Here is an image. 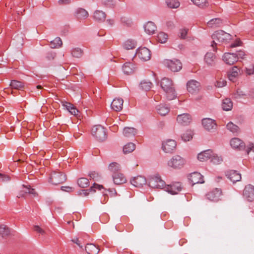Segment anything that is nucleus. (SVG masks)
Listing matches in <instances>:
<instances>
[{
	"label": "nucleus",
	"instance_id": "obj_1",
	"mask_svg": "<svg viewBox=\"0 0 254 254\" xmlns=\"http://www.w3.org/2000/svg\"><path fill=\"white\" fill-rule=\"evenodd\" d=\"M212 39L211 46L216 51V46L219 43L228 42L231 39V35L223 30H219L215 32L211 36Z\"/></svg>",
	"mask_w": 254,
	"mask_h": 254
},
{
	"label": "nucleus",
	"instance_id": "obj_2",
	"mask_svg": "<svg viewBox=\"0 0 254 254\" xmlns=\"http://www.w3.org/2000/svg\"><path fill=\"white\" fill-rule=\"evenodd\" d=\"M161 87L166 94V97L169 100L175 99L177 97L172 81L168 78H163L161 81Z\"/></svg>",
	"mask_w": 254,
	"mask_h": 254
},
{
	"label": "nucleus",
	"instance_id": "obj_3",
	"mask_svg": "<svg viewBox=\"0 0 254 254\" xmlns=\"http://www.w3.org/2000/svg\"><path fill=\"white\" fill-rule=\"evenodd\" d=\"M66 180L65 174L60 172H53L49 178V182L54 185H58L64 183Z\"/></svg>",
	"mask_w": 254,
	"mask_h": 254
},
{
	"label": "nucleus",
	"instance_id": "obj_4",
	"mask_svg": "<svg viewBox=\"0 0 254 254\" xmlns=\"http://www.w3.org/2000/svg\"><path fill=\"white\" fill-rule=\"evenodd\" d=\"M92 135L99 141H102L107 138L105 128L101 125L94 126L91 130Z\"/></svg>",
	"mask_w": 254,
	"mask_h": 254
},
{
	"label": "nucleus",
	"instance_id": "obj_5",
	"mask_svg": "<svg viewBox=\"0 0 254 254\" xmlns=\"http://www.w3.org/2000/svg\"><path fill=\"white\" fill-rule=\"evenodd\" d=\"M150 187L157 189H163L165 187V183L158 175L151 176L148 180Z\"/></svg>",
	"mask_w": 254,
	"mask_h": 254
},
{
	"label": "nucleus",
	"instance_id": "obj_6",
	"mask_svg": "<svg viewBox=\"0 0 254 254\" xmlns=\"http://www.w3.org/2000/svg\"><path fill=\"white\" fill-rule=\"evenodd\" d=\"M164 64L171 70L174 72H177L181 70L182 67V64L178 60H165Z\"/></svg>",
	"mask_w": 254,
	"mask_h": 254
},
{
	"label": "nucleus",
	"instance_id": "obj_7",
	"mask_svg": "<svg viewBox=\"0 0 254 254\" xmlns=\"http://www.w3.org/2000/svg\"><path fill=\"white\" fill-rule=\"evenodd\" d=\"M185 164V160L179 155L174 156L168 162L169 166L174 168H181Z\"/></svg>",
	"mask_w": 254,
	"mask_h": 254
},
{
	"label": "nucleus",
	"instance_id": "obj_8",
	"mask_svg": "<svg viewBox=\"0 0 254 254\" xmlns=\"http://www.w3.org/2000/svg\"><path fill=\"white\" fill-rule=\"evenodd\" d=\"M206 196L208 199L217 202L221 199L222 191L221 189L216 188L208 192Z\"/></svg>",
	"mask_w": 254,
	"mask_h": 254
},
{
	"label": "nucleus",
	"instance_id": "obj_9",
	"mask_svg": "<svg viewBox=\"0 0 254 254\" xmlns=\"http://www.w3.org/2000/svg\"><path fill=\"white\" fill-rule=\"evenodd\" d=\"M136 55L140 59L144 61H148L151 58L150 51L146 47L139 48L137 50Z\"/></svg>",
	"mask_w": 254,
	"mask_h": 254
},
{
	"label": "nucleus",
	"instance_id": "obj_10",
	"mask_svg": "<svg viewBox=\"0 0 254 254\" xmlns=\"http://www.w3.org/2000/svg\"><path fill=\"white\" fill-rule=\"evenodd\" d=\"M244 197L249 201H254V186L252 185L246 186L243 191Z\"/></svg>",
	"mask_w": 254,
	"mask_h": 254
},
{
	"label": "nucleus",
	"instance_id": "obj_11",
	"mask_svg": "<svg viewBox=\"0 0 254 254\" xmlns=\"http://www.w3.org/2000/svg\"><path fill=\"white\" fill-rule=\"evenodd\" d=\"M176 142L172 139H168L162 143V149L166 153H171L176 149Z\"/></svg>",
	"mask_w": 254,
	"mask_h": 254
},
{
	"label": "nucleus",
	"instance_id": "obj_12",
	"mask_svg": "<svg viewBox=\"0 0 254 254\" xmlns=\"http://www.w3.org/2000/svg\"><path fill=\"white\" fill-rule=\"evenodd\" d=\"M189 180L192 186L196 184H202L204 182L202 175L197 172L190 174L189 177Z\"/></svg>",
	"mask_w": 254,
	"mask_h": 254
},
{
	"label": "nucleus",
	"instance_id": "obj_13",
	"mask_svg": "<svg viewBox=\"0 0 254 254\" xmlns=\"http://www.w3.org/2000/svg\"><path fill=\"white\" fill-rule=\"evenodd\" d=\"M165 190L172 194H177L182 190V185L179 182H176L171 185H165Z\"/></svg>",
	"mask_w": 254,
	"mask_h": 254
},
{
	"label": "nucleus",
	"instance_id": "obj_14",
	"mask_svg": "<svg viewBox=\"0 0 254 254\" xmlns=\"http://www.w3.org/2000/svg\"><path fill=\"white\" fill-rule=\"evenodd\" d=\"M187 90L191 94H195L198 92L200 89V83L196 80H191L187 83Z\"/></svg>",
	"mask_w": 254,
	"mask_h": 254
},
{
	"label": "nucleus",
	"instance_id": "obj_15",
	"mask_svg": "<svg viewBox=\"0 0 254 254\" xmlns=\"http://www.w3.org/2000/svg\"><path fill=\"white\" fill-rule=\"evenodd\" d=\"M223 60L227 64L232 65L238 61L236 54L226 53L223 56Z\"/></svg>",
	"mask_w": 254,
	"mask_h": 254
},
{
	"label": "nucleus",
	"instance_id": "obj_16",
	"mask_svg": "<svg viewBox=\"0 0 254 254\" xmlns=\"http://www.w3.org/2000/svg\"><path fill=\"white\" fill-rule=\"evenodd\" d=\"M202 124L204 128L207 130L215 129L217 125L215 121L210 118L203 119Z\"/></svg>",
	"mask_w": 254,
	"mask_h": 254
},
{
	"label": "nucleus",
	"instance_id": "obj_17",
	"mask_svg": "<svg viewBox=\"0 0 254 254\" xmlns=\"http://www.w3.org/2000/svg\"><path fill=\"white\" fill-rule=\"evenodd\" d=\"M177 121L181 125L187 126L191 122V117L189 114H183L178 116Z\"/></svg>",
	"mask_w": 254,
	"mask_h": 254
},
{
	"label": "nucleus",
	"instance_id": "obj_18",
	"mask_svg": "<svg viewBox=\"0 0 254 254\" xmlns=\"http://www.w3.org/2000/svg\"><path fill=\"white\" fill-rule=\"evenodd\" d=\"M226 176L233 183L239 182L241 179V175L235 170L227 171Z\"/></svg>",
	"mask_w": 254,
	"mask_h": 254
},
{
	"label": "nucleus",
	"instance_id": "obj_19",
	"mask_svg": "<svg viewBox=\"0 0 254 254\" xmlns=\"http://www.w3.org/2000/svg\"><path fill=\"white\" fill-rule=\"evenodd\" d=\"M130 183L134 186L138 188H140L146 184V180L145 178L142 176H138L136 177H134L130 181Z\"/></svg>",
	"mask_w": 254,
	"mask_h": 254
},
{
	"label": "nucleus",
	"instance_id": "obj_20",
	"mask_svg": "<svg viewBox=\"0 0 254 254\" xmlns=\"http://www.w3.org/2000/svg\"><path fill=\"white\" fill-rule=\"evenodd\" d=\"M123 103L124 101L122 98H115L111 104V108L116 112H119L123 109Z\"/></svg>",
	"mask_w": 254,
	"mask_h": 254
},
{
	"label": "nucleus",
	"instance_id": "obj_21",
	"mask_svg": "<svg viewBox=\"0 0 254 254\" xmlns=\"http://www.w3.org/2000/svg\"><path fill=\"white\" fill-rule=\"evenodd\" d=\"M241 74V70L237 66H234L232 68L228 74L230 80L234 82L236 81L238 77Z\"/></svg>",
	"mask_w": 254,
	"mask_h": 254
},
{
	"label": "nucleus",
	"instance_id": "obj_22",
	"mask_svg": "<svg viewBox=\"0 0 254 254\" xmlns=\"http://www.w3.org/2000/svg\"><path fill=\"white\" fill-rule=\"evenodd\" d=\"M230 144L233 148L239 150H242L245 148L244 142L238 138H232L231 140Z\"/></svg>",
	"mask_w": 254,
	"mask_h": 254
},
{
	"label": "nucleus",
	"instance_id": "obj_23",
	"mask_svg": "<svg viewBox=\"0 0 254 254\" xmlns=\"http://www.w3.org/2000/svg\"><path fill=\"white\" fill-rule=\"evenodd\" d=\"M212 155V151L210 149L207 150L199 153L197 156L198 159L202 162L210 159Z\"/></svg>",
	"mask_w": 254,
	"mask_h": 254
},
{
	"label": "nucleus",
	"instance_id": "obj_24",
	"mask_svg": "<svg viewBox=\"0 0 254 254\" xmlns=\"http://www.w3.org/2000/svg\"><path fill=\"white\" fill-rule=\"evenodd\" d=\"M114 183L118 185H122L127 182L126 178L124 175L121 173H117L113 175Z\"/></svg>",
	"mask_w": 254,
	"mask_h": 254
},
{
	"label": "nucleus",
	"instance_id": "obj_25",
	"mask_svg": "<svg viewBox=\"0 0 254 254\" xmlns=\"http://www.w3.org/2000/svg\"><path fill=\"white\" fill-rule=\"evenodd\" d=\"M204 61L208 65H214L216 61V56L213 53L208 52L205 56Z\"/></svg>",
	"mask_w": 254,
	"mask_h": 254
},
{
	"label": "nucleus",
	"instance_id": "obj_26",
	"mask_svg": "<svg viewBox=\"0 0 254 254\" xmlns=\"http://www.w3.org/2000/svg\"><path fill=\"white\" fill-rule=\"evenodd\" d=\"M145 31L148 34H153L156 30L157 27L155 24L151 22L148 21L144 26Z\"/></svg>",
	"mask_w": 254,
	"mask_h": 254
},
{
	"label": "nucleus",
	"instance_id": "obj_27",
	"mask_svg": "<svg viewBox=\"0 0 254 254\" xmlns=\"http://www.w3.org/2000/svg\"><path fill=\"white\" fill-rule=\"evenodd\" d=\"M85 251L88 254H98L100 249L93 244H88L85 247Z\"/></svg>",
	"mask_w": 254,
	"mask_h": 254
},
{
	"label": "nucleus",
	"instance_id": "obj_28",
	"mask_svg": "<svg viewBox=\"0 0 254 254\" xmlns=\"http://www.w3.org/2000/svg\"><path fill=\"white\" fill-rule=\"evenodd\" d=\"M105 13L101 10H96L93 15L94 19L98 21H104L106 18Z\"/></svg>",
	"mask_w": 254,
	"mask_h": 254
},
{
	"label": "nucleus",
	"instance_id": "obj_29",
	"mask_svg": "<svg viewBox=\"0 0 254 254\" xmlns=\"http://www.w3.org/2000/svg\"><path fill=\"white\" fill-rule=\"evenodd\" d=\"M222 23V20L219 18H213L207 22V25L211 28L219 27Z\"/></svg>",
	"mask_w": 254,
	"mask_h": 254
},
{
	"label": "nucleus",
	"instance_id": "obj_30",
	"mask_svg": "<svg viewBox=\"0 0 254 254\" xmlns=\"http://www.w3.org/2000/svg\"><path fill=\"white\" fill-rule=\"evenodd\" d=\"M136 133V129L133 127H125L123 131L124 135L127 137L134 136Z\"/></svg>",
	"mask_w": 254,
	"mask_h": 254
},
{
	"label": "nucleus",
	"instance_id": "obj_31",
	"mask_svg": "<svg viewBox=\"0 0 254 254\" xmlns=\"http://www.w3.org/2000/svg\"><path fill=\"white\" fill-rule=\"evenodd\" d=\"M10 234V229L5 225H0V235L2 238H6Z\"/></svg>",
	"mask_w": 254,
	"mask_h": 254
},
{
	"label": "nucleus",
	"instance_id": "obj_32",
	"mask_svg": "<svg viewBox=\"0 0 254 254\" xmlns=\"http://www.w3.org/2000/svg\"><path fill=\"white\" fill-rule=\"evenodd\" d=\"M76 17L78 19H84L88 17V12L83 8H78L76 12Z\"/></svg>",
	"mask_w": 254,
	"mask_h": 254
},
{
	"label": "nucleus",
	"instance_id": "obj_33",
	"mask_svg": "<svg viewBox=\"0 0 254 254\" xmlns=\"http://www.w3.org/2000/svg\"><path fill=\"white\" fill-rule=\"evenodd\" d=\"M134 66L130 63H126L123 66V70L125 73L129 74L132 73L134 71Z\"/></svg>",
	"mask_w": 254,
	"mask_h": 254
},
{
	"label": "nucleus",
	"instance_id": "obj_34",
	"mask_svg": "<svg viewBox=\"0 0 254 254\" xmlns=\"http://www.w3.org/2000/svg\"><path fill=\"white\" fill-rule=\"evenodd\" d=\"M233 103L229 98H226L223 100L222 104V108L225 111H230L232 109Z\"/></svg>",
	"mask_w": 254,
	"mask_h": 254
},
{
	"label": "nucleus",
	"instance_id": "obj_35",
	"mask_svg": "<svg viewBox=\"0 0 254 254\" xmlns=\"http://www.w3.org/2000/svg\"><path fill=\"white\" fill-rule=\"evenodd\" d=\"M10 86L12 89L21 90L24 88V83L21 81L16 80H12L11 81Z\"/></svg>",
	"mask_w": 254,
	"mask_h": 254
},
{
	"label": "nucleus",
	"instance_id": "obj_36",
	"mask_svg": "<svg viewBox=\"0 0 254 254\" xmlns=\"http://www.w3.org/2000/svg\"><path fill=\"white\" fill-rule=\"evenodd\" d=\"M157 111L160 115L165 116L169 113L170 109L167 106L161 104L157 106Z\"/></svg>",
	"mask_w": 254,
	"mask_h": 254
},
{
	"label": "nucleus",
	"instance_id": "obj_37",
	"mask_svg": "<svg viewBox=\"0 0 254 254\" xmlns=\"http://www.w3.org/2000/svg\"><path fill=\"white\" fill-rule=\"evenodd\" d=\"M135 148V145L133 143L129 142L126 144L123 147V152L125 154L132 152Z\"/></svg>",
	"mask_w": 254,
	"mask_h": 254
},
{
	"label": "nucleus",
	"instance_id": "obj_38",
	"mask_svg": "<svg viewBox=\"0 0 254 254\" xmlns=\"http://www.w3.org/2000/svg\"><path fill=\"white\" fill-rule=\"evenodd\" d=\"M193 135V131L191 130H187L185 132L182 134V139L184 141H188L192 138Z\"/></svg>",
	"mask_w": 254,
	"mask_h": 254
},
{
	"label": "nucleus",
	"instance_id": "obj_39",
	"mask_svg": "<svg viewBox=\"0 0 254 254\" xmlns=\"http://www.w3.org/2000/svg\"><path fill=\"white\" fill-rule=\"evenodd\" d=\"M77 184L81 188H86L89 186V182L86 178H80L77 180Z\"/></svg>",
	"mask_w": 254,
	"mask_h": 254
},
{
	"label": "nucleus",
	"instance_id": "obj_40",
	"mask_svg": "<svg viewBox=\"0 0 254 254\" xmlns=\"http://www.w3.org/2000/svg\"><path fill=\"white\" fill-rule=\"evenodd\" d=\"M63 44L62 41L60 37H56L54 40L51 41L50 47L52 48H59Z\"/></svg>",
	"mask_w": 254,
	"mask_h": 254
},
{
	"label": "nucleus",
	"instance_id": "obj_41",
	"mask_svg": "<svg viewBox=\"0 0 254 254\" xmlns=\"http://www.w3.org/2000/svg\"><path fill=\"white\" fill-rule=\"evenodd\" d=\"M109 170L113 172L114 174L119 173L121 170V167L120 165L116 162H113L109 165Z\"/></svg>",
	"mask_w": 254,
	"mask_h": 254
},
{
	"label": "nucleus",
	"instance_id": "obj_42",
	"mask_svg": "<svg viewBox=\"0 0 254 254\" xmlns=\"http://www.w3.org/2000/svg\"><path fill=\"white\" fill-rule=\"evenodd\" d=\"M124 47L127 50L133 49L136 47V42L133 40H127L124 43Z\"/></svg>",
	"mask_w": 254,
	"mask_h": 254
},
{
	"label": "nucleus",
	"instance_id": "obj_43",
	"mask_svg": "<svg viewBox=\"0 0 254 254\" xmlns=\"http://www.w3.org/2000/svg\"><path fill=\"white\" fill-rule=\"evenodd\" d=\"M167 6L171 8H178L180 5V2L178 0H167L166 1Z\"/></svg>",
	"mask_w": 254,
	"mask_h": 254
},
{
	"label": "nucleus",
	"instance_id": "obj_44",
	"mask_svg": "<svg viewBox=\"0 0 254 254\" xmlns=\"http://www.w3.org/2000/svg\"><path fill=\"white\" fill-rule=\"evenodd\" d=\"M140 86L142 89L148 91L151 88L152 83L149 81H142L140 82Z\"/></svg>",
	"mask_w": 254,
	"mask_h": 254
},
{
	"label": "nucleus",
	"instance_id": "obj_45",
	"mask_svg": "<svg viewBox=\"0 0 254 254\" xmlns=\"http://www.w3.org/2000/svg\"><path fill=\"white\" fill-rule=\"evenodd\" d=\"M227 128L228 130L233 133H237L239 131V127L232 122H229L227 125Z\"/></svg>",
	"mask_w": 254,
	"mask_h": 254
},
{
	"label": "nucleus",
	"instance_id": "obj_46",
	"mask_svg": "<svg viewBox=\"0 0 254 254\" xmlns=\"http://www.w3.org/2000/svg\"><path fill=\"white\" fill-rule=\"evenodd\" d=\"M71 54L73 57L79 58L82 57L83 51L79 48H74L72 50Z\"/></svg>",
	"mask_w": 254,
	"mask_h": 254
},
{
	"label": "nucleus",
	"instance_id": "obj_47",
	"mask_svg": "<svg viewBox=\"0 0 254 254\" xmlns=\"http://www.w3.org/2000/svg\"><path fill=\"white\" fill-rule=\"evenodd\" d=\"M167 39L168 35L167 34L164 32H160L158 34L157 40L159 42L164 43L167 41Z\"/></svg>",
	"mask_w": 254,
	"mask_h": 254
},
{
	"label": "nucleus",
	"instance_id": "obj_48",
	"mask_svg": "<svg viewBox=\"0 0 254 254\" xmlns=\"http://www.w3.org/2000/svg\"><path fill=\"white\" fill-rule=\"evenodd\" d=\"M193 3L199 7L203 8L207 6L206 0H191Z\"/></svg>",
	"mask_w": 254,
	"mask_h": 254
},
{
	"label": "nucleus",
	"instance_id": "obj_49",
	"mask_svg": "<svg viewBox=\"0 0 254 254\" xmlns=\"http://www.w3.org/2000/svg\"><path fill=\"white\" fill-rule=\"evenodd\" d=\"M211 161L214 164H219L222 161V159L221 157H219L216 154H214L212 152V155L210 158Z\"/></svg>",
	"mask_w": 254,
	"mask_h": 254
},
{
	"label": "nucleus",
	"instance_id": "obj_50",
	"mask_svg": "<svg viewBox=\"0 0 254 254\" xmlns=\"http://www.w3.org/2000/svg\"><path fill=\"white\" fill-rule=\"evenodd\" d=\"M102 189H103V186L102 185H98L96 183H94L93 186L90 187V188L89 189V190L90 191L95 192L96 189H98V190H101Z\"/></svg>",
	"mask_w": 254,
	"mask_h": 254
},
{
	"label": "nucleus",
	"instance_id": "obj_51",
	"mask_svg": "<svg viewBox=\"0 0 254 254\" xmlns=\"http://www.w3.org/2000/svg\"><path fill=\"white\" fill-rule=\"evenodd\" d=\"M62 103L63 106L65 107L66 108V109L68 111L71 110L72 109V108L74 107L73 104H71L70 103L67 102L66 101H63L62 102Z\"/></svg>",
	"mask_w": 254,
	"mask_h": 254
},
{
	"label": "nucleus",
	"instance_id": "obj_52",
	"mask_svg": "<svg viewBox=\"0 0 254 254\" xmlns=\"http://www.w3.org/2000/svg\"><path fill=\"white\" fill-rule=\"evenodd\" d=\"M34 230L36 231L37 233L41 234L42 235L45 234L46 232L45 231L41 228L40 226L38 225H34Z\"/></svg>",
	"mask_w": 254,
	"mask_h": 254
},
{
	"label": "nucleus",
	"instance_id": "obj_53",
	"mask_svg": "<svg viewBox=\"0 0 254 254\" xmlns=\"http://www.w3.org/2000/svg\"><path fill=\"white\" fill-rule=\"evenodd\" d=\"M102 3L104 5L108 7H111L114 6L112 0H103Z\"/></svg>",
	"mask_w": 254,
	"mask_h": 254
},
{
	"label": "nucleus",
	"instance_id": "obj_54",
	"mask_svg": "<svg viewBox=\"0 0 254 254\" xmlns=\"http://www.w3.org/2000/svg\"><path fill=\"white\" fill-rule=\"evenodd\" d=\"M61 190L68 192H72L74 190L73 188L69 186H63L61 187Z\"/></svg>",
	"mask_w": 254,
	"mask_h": 254
},
{
	"label": "nucleus",
	"instance_id": "obj_55",
	"mask_svg": "<svg viewBox=\"0 0 254 254\" xmlns=\"http://www.w3.org/2000/svg\"><path fill=\"white\" fill-rule=\"evenodd\" d=\"M187 33L188 30L187 29H184L180 30V37L182 39H185L187 36Z\"/></svg>",
	"mask_w": 254,
	"mask_h": 254
},
{
	"label": "nucleus",
	"instance_id": "obj_56",
	"mask_svg": "<svg viewBox=\"0 0 254 254\" xmlns=\"http://www.w3.org/2000/svg\"><path fill=\"white\" fill-rule=\"evenodd\" d=\"M56 56V54L54 53H48L46 56V59L48 61L54 60Z\"/></svg>",
	"mask_w": 254,
	"mask_h": 254
},
{
	"label": "nucleus",
	"instance_id": "obj_57",
	"mask_svg": "<svg viewBox=\"0 0 254 254\" xmlns=\"http://www.w3.org/2000/svg\"><path fill=\"white\" fill-rule=\"evenodd\" d=\"M246 150L247 154H249L251 151L254 150V144L253 143L250 144L247 146Z\"/></svg>",
	"mask_w": 254,
	"mask_h": 254
},
{
	"label": "nucleus",
	"instance_id": "obj_58",
	"mask_svg": "<svg viewBox=\"0 0 254 254\" xmlns=\"http://www.w3.org/2000/svg\"><path fill=\"white\" fill-rule=\"evenodd\" d=\"M226 84V81L225 80L218 81H217L215 86L218 87H222L225 86Z\"/></svg>",
	"mask_w": 254,
	"mask_h": 254
},
{
	"label": "nucleus",
	"instance_id": "obj_59",
	"mask_svg": "<svg viewBox=\"0 0 254 254\" xmlns=\"http://www.w3.org/2000/svg\"><path fill=\"white\" fill-rule=\"evenodd\" d=\"M0 179L4 182L8 181L10 180V178L8 176L1 173H0Z\"/></svg>",
	"mask_w": 254,
	"mask_h": 254
},
{
	"label": "nucleus",
	"instance_id": "obj_60",
	"mask_svg": "<svg viewBox=\"0 0 254 254\" xmlns=\"http://www.w3.org/2000/svg\"><path fill=\"white\" fill-rule=\"evenodd\" d=\"M70 2V0H59L58 1L59 4L62 5L69 4Z\"/></svg>",
	"mask_w": 254,
	"mask_h": 254
},
{
	"label": "nucleus",
	"instance_id": "obj_61",
	"mask_svg": "<svg viewBox=\"0 0 254 254\" xmlns=\"http://www.w3.org/2000/svg\"><path fill=\"white\" fill-rule=\"evenodd\" d=\"M69 112L71 114L75 116H77L79 113L78 110L75 107L72 108V109L70 110Z\"/></svg>",
	"mask_w": 254,
	"mask_h": 254
},
{
	"label": "nucleus",
	"instance_id": "obj_62",
	"mask_svg": "<svg viewBox=\"0 0 254 254\" xmlns=\"http://www.w3.org/2000/svg\"><path fill=\"white\" fill-rule=\"evenodd\" d=\"M238 59L239 58H241L243 59L244 58V57L245 56V53L243 51H239L238 52V53L236 54Z\"/></svg>",
	"mask_w": 254,
	"mask_h": 254
},
{
	"label": "nucleus",
	"instance_id": "obj_63",
	"mask_svg": "<svg viewBox=\"0 0 254 254\" xmlns=\"http://www.w3.org/2000/svg\"><path fill=\"white\" fill-rule=\"evenodd\" d=\"M88 176L90 177L91 179H92L93 180H94L95 178L98 177V174L97 173L95 172H92L89 174Z\"/></svg>",
	"mask_w": 254,
	"mask_h": 254
},
{
	"label": "nucleus",
	"instance_id": "obj_64",
	"mask_svg": "<svg viewBox=\"0 0 254 254\" xmlns=\"http://www.w3.org/2000/svg\"><path fill=\"white\" fill-rule=\"evenodd\" d=\"M246 73L248 75L254 73V65H253L251 68H247L246 70Z\"/></svg>",
	"mask_w": 254,
	"mask_h": 254
}]
</instances>
